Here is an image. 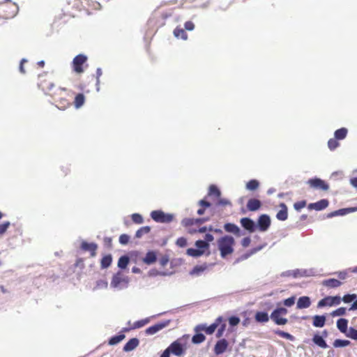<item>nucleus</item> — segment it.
Masks as SVG:
<instances>
[{"label":"nucleus","mask_w":357,"mask_h":357,"mask_svg":"<svg viewBox=\"0 0 357 357\" xmlns=\"http://www.w3.org/2000/svg\"><path fill=\"white\" fill-rule=\"evenodd\" d=\"M229 346L228 342L225 339H221L218 340L214 347V353L215 355H220L223 354Z\"/></svg>","instance_id":"nucleus-13"},{"label":"nucleus","mask_w":357,"mask_h":357,"mask_svg":"<svg viewBox=\"0 0 357 357\" xmlns=\"http://www.w3.org/2000/svg\"><path fill=\"white\" fill-rule=\"evenodd\" d=\"M157 260V255H156V252H154V251H149L145 257L142 259V261L147 264V265H151V264H153V263H155Z\"/></svg>","instance_id":"nucleus-19"},{"label":"nucleus","mask_w":357,"mask_h":357,"mask_svg":"<svg viewBox=\"0 0 357 357\" xmlns=\"http://www.w3.org/2000/svg\"><path fill=\"white\" fill-rule=\"evenodd\" d=\"M112 262V257L110 254L105 255L100 260L101 268H107Z\"/></svg>","instance_id":"nucleus-28"},{"label":"nucleus","mask_w":357,"mask_h":357,"mask_svg":"<svg viewBox=\"0 0 357 357\" xmlns=\"http://www.w3.org/2000/svg\"><path fill=\"white\" fill-rule=\"evenodd\" d=\"M346 335L353 340H357V330L354 328H350Z\"/></svg>","instance_id":"nucleus-52"},{"label":"nucleus","mask_w":357,"mask_h":357,"mask_svg":"<svg viewBox=\"0 0 357 357\" xmlns=\"http://www.w3.org/2000/svg\"><path fill=\"white\" fill-rule=\"evenodd\" d=\"M346 310L345 307H341L333 311L331 314L333 317L343 316L346 314Z\"/></svg>","instance_id":"nucleus-48"},{"label":"nucleus","mask_w":357,"mask_h":357,"mask_svg":"<svg viewBox=\"0 0 357 357\" xmlns=\"http://www.w3.org/2000/svg\"><path fill=\"white\" fill-rule=\"evenodd\" d=\"M174 35L177 38H181L183 40L188 39V34L186 33L185 31L178 26L174 30Z\"/></svg>","instance_id":"nucleus-34"},{"label":"nucleus","mask_w":357,"mask_h":357,"mask_svg":"<svg viewBox=\"0 0 357 357\" xmlns=\"http://www.w3.org/2000/svg\"><path fill=\"white\" fill-rule=\"evenodd\" d=\"M350 344V341L347 340L337 339L333 342L335 347H344Z\"/></svg>","instance_id":"nucleus-45"},{"label":"nucleus","mask_w":357,"mask_h":357,"mask_svg":"<svg viewBox=\"0 0 357 357\" xmlns=\"http://www.w3.org/2000/svg\"><path fill=\"white\" fill-rule=\"evenodd\" d=\"M275 333L281 337L285 338V339L291 340V341L294 340V337L292 335H291L289 333L280 331V330L275 331Z\"/></svg>","instance_id":"nucleus-44"},{"label":"nucleus","mask_w":357,"mask_h":357,"mask_svg":"<svg viewBox=\"0 0 357 357\" xmlns=\"http://www.w3.org/2000/svg\"><path fill=\"white\" fill-rule=\"evenodd\" d=\"M279 206L280 210L277 213L276 218L279 220L284 221L288 218L287 207L284 203H280Z\"/></svg>","instance_id":"nucleus-16"},{"label":"nucleus","mask_w":357,"mask_h":357,"mask_svg":"<svg viewBox=\"0 0 357 357\" xmlns=\"http://www.w3.org/2000/svg\"><path fill=\"white\" fill-rule=\"evenodd\" d=\"M199 204L201 206V208H199L197 211V213L199 215H203L204 213L205 208H208L211 206V204L208 202L204 200V199L200 200L199 202Z\"/></svg>","instance_id":"nucleus-41"},{"label":"nucleus","mask_w":357,"mask_h":357,"mask_svg":"<svg viewBox=\"0 0 357 357\" xmlns=\"http://www.w3.org/2000/svg\"><path fill=\"white\" fill-rule=\"evenodd\" d=\"M357 296L356 294H346L342 298V301L345 303H351L356 298Z\"/></svg>","instance_id":"nucleus-50"},{"label":"nucleus","mask_w":357,"mask_h":357,"mask_svg":"<svg viewBox=\"0 0 357 357\" xmlns=\"http://www.w3.org/2000/svg\"><path fill=\"white\" fill-rule=\"evenodd\" d=\"M217 243L221 257L225 258L227 255H231L234 252L235 241L231 236H224L220 238Z\"/></svg>","instance_id":"nucleus-2"},{"label":"nucleus","mask_w":357,"mask_h":357,"mask_svg":"<svg viewBox=\"0 0 357 357\" xmlns=\"http://www.w3.org/2000/svg\"><path fill=\"white\" fill-rule=\"evenodd\" d=\"M255 321L259 323H266L269 320V316L265 312H257L255 316Z\"/></svg>","instance_id":"nucleus-26"},{"label":"nucleus","mask_w":357,"mask_h":357,"mask_svg":"<svg viewBox=\"0 0 357 357\" xmlns=\"http://www.w3.org/2000/svg\"><path fill=\"white\" fill-rule=\"evenodd\" d=\"M261 206V202L257 199H250L247 203V208L250 211H256Z\"/></svg>","instance_id":"nucleus-18"},{"label":"nucleus","mask_w":357,"mask_h":357,"mask_svg":"<svg viewBox=\"0 0 357 357\" xmlns=\"http://www.w3.org/2000/svg\"><path fill=\"white\" fill-rule=\"evenodd\" d=\"M310 187L316 189H320L326 191L329 188V185L323 180L320 178H312L307 181Z\"/></svg>","instance_id":"nucleus-10"},{"label":"nucleus","mask_w":357,"mask_h":357,"mask_svg":"<svg viewBox=\"0 0 357 357\" xmlns=\"http://www.w3.org/2000/svg\"><path fill=\"white\" fill-rule=\"evenodd\" d=\"M337 275L340 280H344L347 278V273L346 271H340L337 273Z\"/></svg>","instance_id":"nucleus-63"},{"label":"nucleus","mask_w":357,"mask_h":357,"mask_svg":"<svg viewBox=\"0 0 357 357\" xmlns=\"http://www.w3.org/2000/svg\"><path fill=\"white\" fill-rule=\"evenodd\" d=\"M214 239V237L212 234H206L204 236V241L207 242L208 243L209 242H211L213 241Z\"/></svg>","instance_id":"nucleus-64"},{"label":"nucleus","mask_w":357,"mask_h":357,"mask_svg":"<svg viewBox=\"0 0 357 357\" xmlns=\"http://www.w3.org/2000/svg\"><path fill=\"white\" fill-rule=\"evenodd\" d=\"M224 229L226 231L233 233L234 234H238L240 231L239 228L233 223H226L224 225Z\"/></svg>","instance_id":"nucleus-36"},{"label":"nucleus","mask_w":357,"mask_h":357,"mask_svg":"<svg viewBox=\"0 0 357 357\" xmlns=\"http://www.w3.org/2000/svg\"><path fill=\"white\" fill-rule=\"evenodd\" d=\"M38 86L47 96L54 91L53 80L47 73L39 75Z\"/></svg>","instance_id":"nucleus-3"},{"label":"nucleus","mask_w":357,"mask_h":357,"mask_svg":"<svg viewBox=\"0 0 357 357\" xmlns=\"http://www.w3.org/2000/svg\"><path fill=\"white\" fill-rule=\"evenodd\" d=\"M341 303V297L340 296H326L318 302L317 307H323L325 306L338 305Z\"/></svg>","instance_id":"nucleus-8"},{"label":"nucleus","mask_w":357,"mask_h":357,"mask_svg":"<svg viewBox=\"0 0 357 357\" xmlns=\"http://www.w3.org/2000/svg\"><path fill=\"white\" fill-rule=\"evenodd\" d=\"M85 102V96L83 93H78L75 96L73 104L76 108L81 107Z\"/></svg>","instance_id":"nucleus-31"},{"label":"nucleus","mask_w":357,"mask_h":357,"mask_svg":"<svg viewBox=\"0 0 357 357\" xmlns=\"http://www.w3.org/2000/svg\"><path fill=\"white\" fill-rule=\"evenodd\" d=\"M240 322V319L237 317H231L229 319V323L231 326H237Z\"/></svg>","instance_id":"nucleus-58"},{"label":"nucleus","mask_w":357,"mask_h":357,"mask_svg":"<svg viewBox=\"0 0 357 357\" xmlns=\"http://www.w3.org/2000/svg\"><path fill=\"white\" fill-rule=\"evenodd\" d=\"M288 311L284 307H278L274 310L270 317L274 321V323L277 325H285L287 324L288 320L287 318L283 317V316L287 315Z\"/></svg>","instance_id":"nucleus-4"},{"label":"nucleus","mask_w":357,"mask_h":357,"mask_svg":"<svg viewBox=\"0 0 357 357\" xmlns=\"http://www.w3.org/2000/svg\"><path fill=\"white\" fill-rule=\"evenodd\" d=\"M10 223L7 221L0 225V236L5 234L9 227Z\"/></svg>","instance_id":"nucleus-55"},{"label":"nucleus","mask_w":357,"mask_h":357,"mask_svg":"<svg viewBox=\"0 0 357 357\" xmlns=\"http://www.w3.org/2000/svg\"><path fill=\"white\" fill-rule=\"evenodd\" d=\"M206 337L202 333L195 334L192 339V341L195 344H199L205 340Z\"/></svg>","instance_id":"nucleus-46"},{"label":"nucleus","mask_w":357,"mask_h":357,"mask_svg":"<svg viewBox=\"0 0 357 357\" xmlns=\"http://www.w3.org/2000/svg\"><path fill=\"white\" fill-rule=\"evenodd\" d=\"M312 341L315 344L321 348L326 349L328 347V345L326 341L324 340L323 337L319 335H314L312 338Z\"/></svg>","instance_id":"nucleus-29"},{"label":"nucleus","mask_w":357,"mask_h":357,"mask_svg":"<svg viewBox=\"0 0 357 357\" xmlns=\"http://www.w3.org/2000/svg\"><path fill=\"white\" fill-rule=\"evenodd\" d=\"M224 321V318L221 316L218 317L215 321L211 324L209 326H205L204 325L199 326V329L204 331L208 335L213 334L218 326Z\"/></svg>","instance_id":"nucleus-9"},{"label":"nucleus","mask_w":357,"mask_h":357,"mask_svg":"<svg viewBox=\"0 0 357 357\" xmlns=\"http://www.w3.org/2000/svg\"><path fill=\"white\" fill-rule=\"evenodd\" d=\"M258 227L261 231H266L271 225V219L268 215L264 214L259 217Z\"/></svg>","instance_id":"nucleus-11"},{"label":"nucleus","mask_w":357,"mask_h":357,"mask_svg":"<svg viewBox=\"0 0 357 357\" xmlns=\"http://www.w3.org/2000/svg\"><path fill=\"white\" fill-rule=\"evenodd\" d=\"M139 340L137 338L130 339L123 347L125 351H130L135 349L139 345Z\"/></svg>","instance_id":"nucleus-23"},{"label":"nucleus","mask_w":357,"mask_h":357,"mask_svg":"<svg viewBox=\"0 0 357 357\" xmlns=\"http://www.w3.org/2000/svg\"><path fill=\"white\" fill-rule=\"evenodd\" d=\"M195 246L197 248V249L203 250H204V252L206 250H208L209 248V244L207 242L202 240L197 241L195 242Z\"/></svg>","instance_id":"nucleus-43"},{"label":"nucleus","mask_w":357,"mask_h":357,"mask_svg":"<svg viewBox=\"0 0 357 357\" xmlns=\"http://www.w3.org/2000/svg\"><path fill=\"white\" fill-rule=\"evenodd\" d=\"M148 323H149V319H142V320L137 321L134 323L133 326L132 327V328H142L144 326H145L146 324H147Z\"/></svg>","instance_id":"nucleus-51"},{"label":"nucleus","mask_w":357,"mask_h":357,"mask_svg":"<svg viewBox=\"0 0 357 357\" xmlns=\"http://www.w3.org/2000/svg\"><path fill=\"white\" fill-rule=\"evenodd\" d=\"M164 327L165 325L162 324H155L146 328V333L148 335H153L162 329Z\"/></svg>","instance_id":"nucleus-32"},{"label":"nucleus","mask_w":357,"mask_h":357,"mask_svg":"<svg viewBox=\"0 0 357 357\" xmlns=\"http://www.w3.org/2000/svg\"><path fill=\"white\" fill-rule=\"evenodd\" d=\"M217 205L218 206H226V205H228V204H230V202L226 199H217Z\"/></svg>","instance_id":"nucleus-62"},{"label":"nucleus","mask_w":357,"mask_h":357,"mask_svg":"<svg viewBox=\"0 0 357 357\" xmlns=\"http://www.w3.org/2000/svg\"><path fill=\"white\" fill-rule=\"evenodd\" d=\"M206 221V219H202V218H197V219H194V218H184L182 222H181V224L183 227H188L191 225H193L194 224H197V223H203L204 222Z\"/></svg>","instance_id":"nucleus-24"},{"label":"nucleus","mask_w":357,"mask_h":357,"mask_svg":"<svg viewBox=\"0 0 357 357\" xmlns=\"http://www.w3.org/2000/svg\"><path fill=\"white\" fill-rule=\"evenodd\" d=\"M176 245L181 248H184L187 245V240L184 237H180L176 240Z\"/></svg>","instance_id":"nucleus-57"},{"label":"nucleus","mask_w":357,"mask_h":357,"mask_svg":"<svg viewBox=\"0 0 357 357\" xmlns=\"http://www.w3.org/2000/svg\"><path fill=\"white\" fill-rule=\"evenodd\" d=\"M328 201L327 199H321L315 203H311L308 205V208L310 210L321 211L326 208L328 206Z\"/></svg>","instance_id":"nucleus-14"},{"label":"nucleus","mask_w":357,"mask_h":357,"mask_svg":"<svg viewBox=\"0 0 357 357\" xmlns=\"http://www.w3.org/2000/svg\"><path fill=\"white\" fill-rule=\"evenodd\" d=\"M129 240L130 236L127 234H123L119 236V243L122 245H126L129 242Z\"/></svg>","instance_id":"nucleus-56"},{"label":"nucleus","mask_w":357,"mask_h":357,"mask_svg":"<svg viewBox=\"0 0 357 357\" xmlns=\"http://www.w3.org/2000/svg\"><path fill=\"white\" fill-rule=\"evenodd\" d=\"M220 195L221 192L217 186L215 185H210L208 192L209 197H214L217 199L220 198Z\"/></svg>","instance_id":"nucleus-35"},{"label":"nucleus","mask_w":357,"mask_h":357,"mask_svg":"<svg viewBox=\"0 0 357 357\" xmlns=\"http://www.w3.org/2000/svg\"><path fill=\"white\" fill-rule=\"evenodd\" d=\"M86 61L87 56L84 54H80L77 55L72 62L73 70L77 74L84 73V66H87Z\"/></svg>","instance_id":"nucleus-5"},{"label":"nucleus","mask_w":357,"mask_h":357,"mask_svg":"<svg viewBox=\"0 0 357 357\" xmlns=\"http://www.w3.org/2000/svg\"><path fill=\"white\" fill-rule=\"evenodd\" d=\"M129 257L126 255L121 256L118 261V266L121 268H126L129 264Z\"/></svg>","instance_id":"nucleus-38"},{"label":"nucleus","mask_w":357,"mask_h":357,"mask_svg":"<svg viewBox=\"0 0 357 357\" xmlns=\"http://www.w3.org/2000/svg\"><path fill=\"white\" fill-rule=\"evenodd\" d=\"M126 337L124 334H119L112 337L109 340V344L115 345L121 342Z\"/></svg>","instance_id":"nucleus-39"},{"label":"nucleus","mask_w":357,"mask_h":357,"mask_svg":"<svg viewBox=\"0 0 357 357\" xmlns=\"http://www.w3.org/2000/svg\"><path fill=\"white\" fill-rule=\"evenodd\" d=\"M259 186V183L256 179H252L246 183V188L250 190H255Z\"/></svg>","instance_id":"nucleus-42"},{"label":"nucleus","mask_w":357,"mask_h":357,"mask_svg":"<svg viewBox=\"0 0 357 357\" xmlns=\"http://www.w3.org/2000/svg\"><path fill=\"white\" fill-rule=\"evenodd\" d=\"M251 240L249 237H245L241 241V245L243 247L246 248L250 244Z\"/></svg>","instance_id":"nucleus-61"},{"label":"nucleus","mask_w":357,"mask_h":357,"mask_svg":"<svg viewBox=\"0 0 357 357\" xmlns=\"http://www.w3.org/2000/svg\"><path fill=\"white\" fill-rule=\"evenodd\" d=\"M241 224L244 229L248 230L250 232H253L255 230L254 221L248 218H241Z\"/></svg>","instance_id":"nucleus-17"},{"label":"nucleus","mask_w":357,"mask_h":357,"mask_svg":"<svg viewBox=\"0 0 357 357\" xmlns=\"http://www.w3.org/2000/svg\"><path fill=\"white\" fill-rule=\"evenodd\" d=\"M208 268V265L206 264H204L202 265L195 266L192 270L190 272L192 275H199L202 273H203Z\"/></svg>","instance_id":"nucleus-30"},{"label":"nucleus","mask_w":357,"mask_h":357,"mask_svg":"<svg viewBox=\"0 0 357 357\" xmlns=\"http://www.w3.org/2000/svg\"><path fill=\"white\" fill-rule=\"evenodd\" d=\"M167 349L169 351L170 353L178 356L182 355L184 351L183 344L180 342L179 340L172 342Z\"/></svg>","instance_id":"nucleus-12"},{"label":"nucleus","mask_w":357,"mask_h":357,"mask_svg":"<svg viewBox=\"0 0 357 357\" xmlns=\"http://www.w3.org/2000/svg\"><path fill=\"white\" fill-rule=\"evenodd\" d=\"M132 220L136 224H142L143 222V218L139 213H134L131 216Z\"/></svg>","instance_id":"nucleus-53"},{"label":"nucleus","mask_w":357,"mask_h":357,"mask_svg":"<svg viewBox=\"0 0 357 357\" xmlns=\"http://www.w3.org/2000/svg\"><path fill=\"white\" fill-rule=\"evenodd\" d=\"M50 96L54 101L56 107L59 109L64 110L71 105L70 100L68 98V91L66 88H56L50 93Z\"/></svg>","instance_id":"nucleus-1"},{"label":"nucleus","mask_w":357,"mask_h":357,"mask_svg":"<svg viewBox=\"0 0 357 357\" xmlns=\"http://www.w3.org/2000/svg\"><path fill=\"white\" fill-rule=\"evenodd\" d=\"M129 282V279L123 273L119 271L112 279L111 285L114 287H126Z\"/></svg>","instance_id":"nucleus-7"},{"label":"nucleus","mask_w":357,"mask_h":357,"mask_svg":"<svg viewBox=\"0 0 357 357\" xmlns=\"http://www.w3.org/2000/svg\"><path fill=\"white\" fill-rule=\"evenodd\" d=\"M150 231H151L150 227H149V226L142 227L136 231L135 237L139 238L142 237L144 234H149L150 232Z\"/></svg>","instance_id":"nucleus-40"},{"label":"nucleus","mask_w":357,"mask_h":357,"mask_svg":"<svg viewBox=\"0 0 357 357\" xmlns=\"http://www.w3.org/2000/svg\"><path fill=\"white\" fill-rule=\"evenodd\" d=\"M81 248L84 251H89L91 256L93 257L96 255L98 245L94 243H89L86 241H83L81 244Z\"/></svg>","instance_id":"nucleus-15"},{"label":"nucleus","mask_w":357,"mask_h":357,"mask_svg":"<svg viewBox=\"0 0 357 357\" xmlns=\"http://www.w3.org/2000/svg\"><path fill=\"white\" fill-rule=\"evenodd\" d=\"M348 133V130L345 128H342L340 129H337L335 131L334 136L335 138L337 140H342L344 139Z\"/></svg>","instance_id":"nucleus-33"},{"label":"nucleus","mask_w":357,"mask_h":357,"mask_svg":"<svg viewBox=\"0 0 357 357\" xmlns=\"http://www.w3.org/2000/svg\"><path fill=\"white\" fill-rule=\"evenodd\" d=\"M311 301L308 296L300 297L297 301V308L303 309L310 306Z\"/></svg>","instance_id":"nucleus-22"},{"label":"nucleus","mask_w":357,"mask_h":357,"mask_svg":"<svg viewBox=\"0 0 357 357\" xmlns=\"http://www.w3.org/2000/svg\"><path fill=\"white\" fill-rule=\"evenodd\" d=\"M348 320L344 318L339 319L337 321V327L339 331L343 333L347 332Z\"/></svg>","instance_id":"nucleus-27"},{"label":"nucleus","mask_w":357,"mask_h":357,"mask_svg":"<svg viewBox=\"0 0 357 357\" xmlns=\"http://www.w3.org/2000/svg\"><path fill=\"white\" fill-rule=\"evenodd\" d=\"M312 324L315 327H323L326 323V317L324 315H315L312 318Z\"/></svg>","instance_id":"nucleus-25"},{"label":"nucleus","mask_w":357,"mask_h":357,"mask_svg":"<svg viewBox=\"0 0 357 357\" xmlns=\"http://www.w3.org/2000/svg\"><path fill=\"white\" fill-rule=\"evenodd\" d=\"M151 217L155 222L160 223H169L174 220L173 214L165 213L161 210L153 211Z\"/></svg>","instance_id":"nucleus-6"},{"label":"nucleus","mask_w":357,"mask_h":357,"mask_svg":"<svg viewBox=\"0 0 357 357\" xmlns=\"http://www.w3.org/2000/svg\"><path fill=\"white\" fill-rule=\"evenodd\" d=\"M295 303V297L291 296L284 301V305L287 307L292 306Z\"/></svg>","instance_id":"nucleus-59"},{"label":"nucleus","mask_w":357,"mask_h":357,"mask_svg":"<svg viewBox=\"0 0 357 357\" xmlns=\"http://www.w3.org/2000/svg\"><path fill=\"white\" fill-rule=\"evenodd\" d=\"M342 282L335 278L324 280L322 284L328 288H337L342 285Z\"/></svg>","instance_id":"nucleus-20"},{"label":"nucleus","mask_w":357,"mask_h":357,"mask_svg":"<svg viewBox=\"0 0 357 357\" xmlns=\"http://www.w3.org/2000/svg\"><path fill=\"white\" fill-rule=\"evenodd\" d=\"M355 211L356 208H342L328 213L327 215V218H330L337 215H344L350 212H353Z\"/></svg>","instance_id":"nucleus-21"},{"label":"nucleus","mask_w":357,"mask_h":357,"mask_svg":"<svg viewBox=\"0 0 357 357\" xmlns=\"http://www.w3.org/2000/svg\"><path fill=\"white\" fill-rule=\"evenodd\" d=\"M184 27L185 30L192 31L195 29V24L191 21H187L184 24Z\"/></svg>","instance_id":"nucleus-60"},{"label":"nucleus","mask_w":357,"mask_h":357,"mask_svg":"<svg viewBox=\"0 0 357 357\" xmlns=\"http://www.w3.org/2000/svg\"><path fill=\"white\" fill-rule=\"evenodd\" d=\"M306 204V201L305 200L299 201L294 203V208H295V210L299 211L300 210L305 207Z\"/></svg>","instance_id":"nucleus-54"},{"label":"nucleus","mask_w":357,"mask_h":357,"mask_svg":"<svg viewBox=\"0 0 357 357\" xmlns=\"http://www.w3.org/2000/svg\"><path fill=\"white\" fill-rule=\"evenodd\" d=\"M219 326L220 328L218 329V331L216 333V337L218 338L221 337L223 335V333L226 329L225 320L224 319V321Z\"/></svg>","instance_id":"nucleus-49"},{"label":"nucleus","mask_w":357,"mask_h":357,"mask_svg":"<svg viewBox=\"0 0 357 357\" xmlns=\"http://www.w3.org/2000/svg\"><path fill=\"white\" fill-rule=\"evenodd\" d=\"M187 254L191 257H198L204 254V250L195 248H188L187 250Z\"/></svg>","instance_id":"nucleus-37"},{"label":"nucleus","mask_w":357,"mask_h":357,"mask_svg":"<svg viewBox=\"0 0 357 357\" xmlns=\"http://www.w3.org/2000/svg\"><path fill=\"white\" fill-rule=\"evenodd\" d=\"M340 146V143L335 138H331L328 142V146L330 150L333 151Z\"/></svg>","instance_id":"nucleus-47"}]
</instances>
